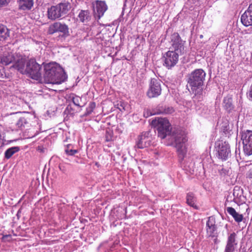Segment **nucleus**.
<instances>
[{"label":"nucleus","instance_id":"f257e3e1","mask_svg":"<svg viewBox=\"0 0 252 252\" xmlns=\"http://www.w3.org/2000/svg\"><path fill=\"white\" fill-rule=\"evenodd\" d=\"M152 124L156 127L158 137L164 139L167 136H170L171 145L176 148L179 158L183 159L187 153L186 143L187 141L184 132L180 129L172 130L171 125L166 118H156Z\"/></svg>","mask_w":252,"mask_h":252},{"label":"nucleus","instance_id":"f03ea898","mask_svg":"<svg viewBox=\"0 0 252 252\" xmlns=\"http://www.w3.org/2000/svg\"><path fill=\"white\" fill-rule=\"evenodd\" d=\"M171 44L173 51H168L163 56V65L168 69L174 66L178 63L179 55L184 54L185 52L184 43L177 32L173 33L170 37Z\"/></svg>","mask_w":252,"mask_h":252},{"label":"nucleus","instance_id":"7ed1b4c3","mask_svg":"<svg viewBox=\"0 0 252 252\" xmlns=\"http://www.w3.org/2000/svg\"><path fill=\"white\" fill-rule=\"evenodd\" d=\"M44 70L43 77L46 83L59 84L64 81L67 78L63 69L56 63L46 64Z\"/></svg>","mask_w":252,"mask_h":252},{"label":"nucleus","instance_id":"20e7f679","mask_svg":"<svg viewBox=\"0 0 252 252\" xmlns=\"http://www.w3.org/2000/svg\"><path fill=\"white\" fill-rule=\"evenodd\" d=\"M205 76V72L201 69H195L189 75L188 83L193 93L197 94L202 92Z\"/></svg>","mask_w":252,"mask_h":252},{"label":"nucleus","instance_id":"39448f33","mask_svg":"<svg viewBox=\"0 0 252 252\" xmlns=\"http://www.w3.org/2000/svg\"><path fill=\"white\" fill-rule=\"evenodd\" d=\"M71 8L68 2H61L48 8L47 17L52 21L59 19L65 16Z\"/></svg>","mask_w":252,"mask_h":252},{"label":"nucleus","instance_id":"423d86ee","mask_svg":"<svg viewBox=\"0 0 252 252\" xmlns=\"http://www.w3.org/2000/svg\"><path fill=\"white\" fill-rule=\"evenodd\" d=\"M41 66L34 59H31L26 63L25 73L32 79L38 80L41 77Z\"/></svg>","mask_w":252,"mask_h":252},{"label":"nucleus","instance_id":"0eeeda50","mask_svg":"<svg viewBox=\"0 0 252 252\" xmlns=\"http://www.w3.org/2000/svg\"><path fill=\"white\" fill-rule=\"evenodd\" d=\"M161 81L156 78H152L149 85L147 94L149 98L156 97L161 94Z\"/></svg>","mask_w":252,"mask_h":252},{"label":"nucleus","instance_id":"6e6552de","mask_svg":"<svg viewBox=\"0 0 252 252\" xmlns=\"http://www.w3.org/2000/svg\"><path fill=\"white\" fill-rule=\"evenodd\" d=\"M218 147V153L219 158L222 160H226L230 157V146L226 142L219 141L217 143Z\"/></svg>","mask_w":252,"mask_h":252},{"label":"nucleus","instance_id":"1a4fd4ad","mask_svg":"<svg viewBox=\"0 0 252 252\" xmlns=\"http://www.w3.org/2000/svg\"><path fill=\"white\" fill-rule=\"evenodd\" d=\"M94 15L100 19L107 9V6L104 1L96 0L92 3Z\"/></svg>","mask_w":252,"mask_h":252},{"label":"nucleus","instance_id":"9d476101","mask_svg":"<svg viewBox=\"0 0 252 252\" xmlns=\"http://www.w3.org/2000/svg\"><path fill=\"white\" fill-rule=\"evenodd\" d=\"M149 133L144 132L139 136L136 146L138 148L143 149L149 146L151 142V137L148 136Z\"/></svg>","mask_w":252,"mask_h":252},{"label":"nucleus","instance_id":"9b49d317","mask_svg":"<svg viewBox=\"0 0 252 252\" xmlns=\"http://www.w3.org/2000/svg\"><path fill=\"white\" fill-rule=\"evenodd\" d=\"M241 20L242 23L246 27L252 25V3L241 16Z\"/></svg>","mask_w":252,"mask_h":252},{"label":"nucleus","instance_id":"f8f14e48","mask_svg":"<svg viewBox=\"0 0 252 252\" xmlns=\"http://www.w3.org/2000/svg\"><path fill=\"white\" fill-rule=\"evenodd\" d=\"M236 236L235 233H232L228 236L224 252H234L237 245Z\"/></svg>","mask_w":252,"mask_h":252},{"label":"nucleus","instance_id":"ddd939ff","mask_svg":"<svg viewBox=\"0 0 252 252\" xmlns=\"http://www.w3.org/2000/svg\"><path fill=\"white\" fill-rule=\"evenodd\" d=\"M15 63L13 67L16 68L20 73L24 74L26 70V60L25 59L19 57L17 59H15Z\"/></svg>","mask_w":252,"mask_h":252},{"label":"nucleus","instance_id":"4468645a","mask_svg":"<svg viewBox=\"0 0 252 252\" xmlns=\"http://www.w3.org/2000/svg\"><path fill=\"white\" fill-rule=\"evenodd\" d=\"M233 195L234 196L233 200L235 203L238 204L244 201L243 190L240 187L235 186L234 187Z\"/></svg>","mask_w":252,"mask_h":252},{"label":"nucleus","instance_id":"2eb2a0df","mask_svg":"<svg viewBox=\"0 0 252 252\" xmlns=\"http://www.w3.org/2000/svg\"><path fill=\"white\" fill-rule=\"evenodd\" d=\"M19 9L22 10H29L33 5V0H19L18 1Z\"/></svg>","mask_w":252,"mask_h":252},{"label":"nucleus","instance_id":"dca6fc26","mask_svg":"<svg viewBox=\"0 0 252 252\" xmlns=\"http://www.w3.org/2000/svg\"><path fill=\"white\" fill-rule=\"evenodd\" d=\"M58 32L63 33L62 36L63 37H68L69 34V28L67 25L59 22H57Z\"/></svg>","mask_w":252,"mask_h":252},{"label":"nucleus","instance_id":"f3484780","mask_svg":"<svg viewBox=\"0 0 252 252\" xmlns=\"http://www.w3.org/2000/svg\"><path fill=\"white\" fill-rule=\"evenodd\" d=\"M227 212L237 222H240L243 219V216L236 212L235 210L231 207L226 208Z\"/></svg>","mask_w":252,"mask_h":252},{"label":"nucleus","instance_id":"a211bd4d","mask_svg":"<svg viewBox=\"0 0 252 252\" xmlns=\"http://www.w3.org/2000/svg\"><path fill=\"white\" fill-rule=\"evenodd\" d=\"M243 143L252 144V131L247 130L243 132L241 136Z\"/></svg>","mask_w":252,"mask_h":252},{"label":"nucleus","instance_id":"6ab92c4d","mask_svg":"<svg viewBox=\"0 0 252 252\" xmlns=\"http://www.w3.org/2000/svg\"><path fill=\"white\" fill-rule=\"evenodd\" d=\"M15 60V57L12 53H8L1 58V62L3 64L8 65Z\"/></svg>","mask_w":252,"mask_h":252},{"label":"nucleus","instance_id":"aec40b11","mask_svg":"<svg viewBox=\"0 0 252 252\" xmlns=\"http://www.w3.org/2000/svg\"><path fill=\"white\" fill-rule=\"evenodd\" d=\"M174 112V109L172 107L169 106H159L157 114H170Z\"/></svg>","mask_w":252,"mask_h":252},{"label":"nucleus","instance_id":"412c9836","mask_svg":"<svg viewBox=\"0 0 252 252\" xmlns=\"http://www.w3.org/2000/svg\"><path fill=\"white\" fill-rule=\"evenodd\" d=\"M78 17L82 22H87L91 19L90 13L88 10H82L79 14Z\"/></svg>","mask_w":252,"mask_h":252},{"label":"nucleus","instance_id":"4be33fe9","mask_svg":"<svg viewBox=\"0 0 252 252\" xmlns=\"http://www.w3.org/2000/svg\"><path fill=\"white\" fill-rule=\"evenodd\" d=\"M20 150L18 147H13L8 149L4 153V158L6 159H9L16 153Z\"/></svg>","mask_w":252,"mask_h":252},{"label":"nucleus","instance_id":"5701e85b","mask_svg":"<svg viewBox=\"0 0 252 252\" xmlns=\"http://www.w3.org/2000/svg\"><path fill=\"white\" fill-rule=\"evenodd\" d=\"M9 36L8 29L6 26L0 25V40L5 39Z\"/></svg>","mask_w":252,"mask_h":252},{"label":"nucleus","instance_id":"b1692460","mask_svg":"<svg viewBox=\"0 0 252 252\" xmlns=\"http://www.w3.org/2000/svg\"><path fill=\"white\" fill-rule=\"evenodd\" d=\"M223 106L228 111H230L233 108L232 105V99L230 97L226 96L223 99Z\"/></svg>","mask_w":252,"mask_h":252},{"label":"nucleus","instance_id":"393cba45","mask_svg":"<svg viewBox=\"0 0 252 252\" xmlns=\"http://www.w3.org/2000/svg\"><path fill=\"white\" fill-rule=\"evenodd\" d=\"M195 199L194 198V196L192 193H188L187 196V203L190 206L197 208L196 206L195 205L194 203Z\"/></svg>","mask_w":252,"mask_h":252},{"label":"nucleus","instance_id":"a878e982","mask_svg":"<svg viewBox=\"0 0 252 252\" xmlns=\"http://www.w3.org/2000/svg\"><path fill=\"white\" fill-rule=\"evenodd\" d=\"M243 151L244 154L247 156L252 155V144L243 143Z\"/></svg>","mask_w":252,"mask_h":252},{"label":"nucleus","instance_id":"bb28decb","mask_svg":"<svg viewBox=\"0 0 252 252\" xmlns=\"http://www.w3.org/2000/svg\"><path fill=\"white\" fill-rule=\"evenodd\" d=\"M194 165V162H190L189 163H187L184 166V169L185 170L189 172L190 174H193L195 169Z\"/></svg>","mask_w":252,"mask_h":252},{"label":"nucleus","instance_id":"cd10ccee","mask_svg":"<svg viewBox=\"0 0 252 252\" xmlns=\"http://www.w3.org/2000/svg\"><path fill=\"white\" fill-rule=\"evenodd\" d=\"M58 32L57 22L50 25L48 28L47 33L49 34H53L55 32Z\"/></svg>","mask_w":252,"mask_h":252},{"label":"nucleus","instance_id":"c85d7f7f","mask_svg":"<svg viewBox=\"0 0 252 252\" xmlns=\"http://www.w3.org/2000/svg\"><path fill=\"white\" fill-rule=\"evenodd\" d=\"M218 172L220 176L225 177L226 175H228L229 173V170L227 168L220 166L218 169Z\"/></svg>","mask_w":252,"mask_h":252},{"label":"nucleus","instance_id":"c756f323","mask_svg":"<svg viewBox=\"0 0 252 252\" xmlns=\"http://www.w3.org/2000/svg\"><path fill=\"white\" fill-rule=\"evenodd\" d=\"M216 230V226H208L207 228V232L210 236H214L215 232Z\"/></svg>","mask_w":252,"mask_h":252},{"label":"nucleus","instance_id":"7c9ffc66","mask_svg":"<svg viewBox=\"0 0 252 252\" xmlns=\"http://www.w3.org/2000/svg\"><path fill=\"white\" fill-rule=\"evenodd\" d=\"M95 107V103L94 102H91L89 104V107L87 108L86 115L90 114L93 111Z\"/></svg>","mask_w":252,"mask_h":252},{"label":"nucleus","instance_id":"2f4dec72","mask_svg":"<svg viewBox=\"0 0 252 252\" xmlns=\"http://www.w3.org/2000/svg\"><path fill=\"white\" fill-rule=\"evenodd\" d=\"M72 101L73 103L78 106L80 107V102H81V98L78 96H75L72 98Z\"/></svg>","mask_w":252,"mask_h":252},{"label":"nucleus","instance_id":"473e14b6","mask_svg":"<svg viewBox=\"0 0 252 252\" xmlns=\"http://www.w3.org/2000/svg\"><path fill=\"white\" fill-rule=\"evenodd\" d=\"M207 227L208 226H213L215 225V218L213 217H210L209 218L207 222Z\"/></svg>","mask_w":252,"mask_h":252},{"label":"nucleus","instance_id":"72a5a7b5","mask_svg":"<svg viewBox=\"0 0 252 252\" xmlns=\"http://www.w3.org/2000/svg\"><path fill=\"white\" fill-rule=\"evenodd\" d=\"M26 124V120L24 118H20L18 121L16 125L19 128H22L24 126V124Z\"/></svg>","mask_w":252,"mask_h":252},{"label":"nucleus","instance_id":"f704fd0d","mask_svg":"<svg viewBox=\"0 0 252 252\" xmlns=\"http://www.w3.org/2000/svg\"><path fill=\"white\" fill-rule=\"evenodd\" d=\"M9 2L10 0H0V8L7 5Z\"/></svg>","mask_w":252,"mask_h":252},{"label":"nucleus","instance_id":"c9c22d12","mask_svg":"<svg viewBox=\"0 0 252 252\" xmlns=\"http://www.w3.org/2000/svg\"><path fill=\"white\" fill-rule=\"evenodd\" d=\"M11 239V235L10 234L3 235L1 238L2 241H10V240Z\"/></svg>","mask_w":252,"mask_h":252},{"label":"nucleus","instance_id":"e433bc0d","mask_svg":"<svg viewBox=\"0 0 252 252\" xmlns=\"http://www.w3.org/2000/svg\"><path fill=\"white\" fill-rule=\"evenodd\" d=\"M77 150L70 149L69 151H66V154L69 156H73L77 153Z\"/></svg>","mask_w":252,"mask_h":252},{"label":"nucleus","instance_id":"4c0bfd02","mask_svg":"<svg viewBox=\"0 0 252 252\" xmlns=\"http://www.w3.org/2000/svg\"><path fill=\"white\" fill-rule=\"evenodd\" d=\"M249 177L250 178H252V168L251 169L249 170Z\"/></svg>","mask_w":252,"mask_h":252},{"label":"nucleus","instance_id":"58836bf2","mask_svg":"<svg viewBox=\"0 0 252 252\" xmlns=\"http://www.w3.org/2000/svg\"><path fill=\"white\" fill-rule=\"evenodd\" d=\"M71 146V145H68L67 146V147L65 149V152L66 153V151H69L70 149V147Z\"/></svg>","mask_w":252,"mask_h":252},{"label":"nucleus","instance_id":"ea45409f","mask_svg":"<svg viewBox=\"0 0 252 252\" xmlns=\"http://www.w3.org/2000/svg\"><path fill=\"white\" fill-rule=\"evenodd\" d=\"M106 140H107V141H109V140H110V139H109L107 138V137H106Z\"/></svg>","mask_w":252,"mask_h":252},{"label":"nucleus","instance_id":"a19ab883","mask_svg":"<svg viewBox=\"0 0 252 252\" xmlns=\"http://www.w3.org/2000/svg\"><path fill=\"white\" fill-rule=\"evenodd\" d=\"M200 38H202L203 37V35H200Z\"/></svg>","mask_w":252,"mask_h":252},{"label":"nucleus","instance_id":"79ce46f5","mask_svg":"<svg viewBox=\"0 0 252 252\" xmlns=\"http://www.w3.org/2000/svg\"><path fill=\"white\" fill-rule=\"evenodd\" d=\"M59 168L61 170H62V168H61V166H59Z\"/></svg>","mask_w":252,"mask_h":252}]
</instances>
